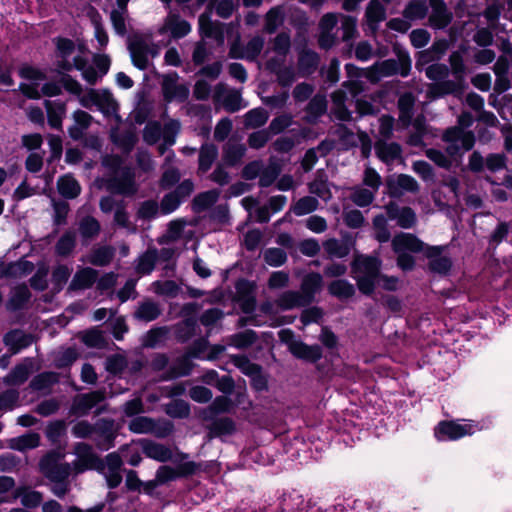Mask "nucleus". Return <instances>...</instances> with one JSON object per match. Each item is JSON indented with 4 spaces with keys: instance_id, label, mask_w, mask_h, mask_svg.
<instances>
[{
    "instance_id": "obj_53",
    "label": "nucleus",
    "mask_w": 512,
    "mask_h": 512,
    "mask_svg": "<svg viewBox=\"0 0 512 512\" xmlns=\"http://www.w3.org/2000/svg\"><path fill=\"white\" fill-rule=\"evenodd\" d=\"M100 223L92 216H86L79 222V233L84 240L95 238L100 232Z\"/></svg>"
},
{
    "instance_id": "obj_16",
    "label": "nucleus",
    "mask_w": 512,
    "mask_h": 512,
    "mask_svg": "<svg viewBox=\"0 0 512 512\" xmlns=\"http://www.w3.org/2000/svg\"><path fill=\"white\" fill-rule=\"evenodd\" d=\"M199 31L204 38L214 40L217 45L222 46L225 41V24L213 21L210 16L203 13L199 16Z\"/></svg>"
},
{
    "instance_id": "obj_21",
    "label": "nucleus",
    "mask_w": 512,
    "mask_h": 512,
    "mask_svg": "<svg viewBox=\"0 0 512 512\" xmlns=\"http://www.w3.org/2000/svg\"><path fill=\"white\" fill-rule=\"evenodd\" d=\"M191 359L192 358L188 353L177 357L169 368L163 372L160 379L163 381H169L179 377L188 376L193 368Z\"/></svg>"
},
{
    "instance_id": "obj_15",
    "label": "nucleus",
    "mask_w": 512,
    "mask_h": 512,
    "mask_svg": "<svg viewBox=\"0 0 512 512\" xmlns=\"http://www.w3.org/2000/svg\"><path fill=\"white\" fill-rule=\"evenodd\" d=\"M213 100L222 103L224 109L230 113L241 109V95L238 91H229L224 83H218L213 89Z\"/></svg>"
},
{
    "instance_id": "obj_62",
    "label": "nucleus",
    "mask_w": 512,
    "mask_h": 512,
    "mask_svg": "<svg viewBox=\"0 0 512 512\" xmlns=\"http://www.w3.org/2000/svg\"><path fill=\"white\" fill-rule=\"evenodd\" d=\"M257 340V334L253 330H245L236 334H233L230 337V345L238 348L244 349L248 348L255 343Z\"/></svg>"
},
{
    "instance_id": "obj_43",
    "label": "nucleus",
    "mask_w": 512,
    "mask_h": 512,
    "mask_svg": "<svg viewBox=\"0 0 512 512\" xmlns=\"http://www.w3.org/2000/svg\"><path fill=\"white\" fill-rule=\"evenodd\" d=\"M327 110V100L324 95L317 94L310 99L306 107L305 119L309 123H316Z\"/></svg>"
},
{
    "instance_id": "obj_28",
    "label": "nucleus",
    "mask_w": 512,
    "mask_h": 512,
    "mask_svg": "<svg viewBox=\"0 0 512 512\" xmlns=\"http://www.w3.org/2000/svg\"><path fill=\"white\" fill-rule=\"evenodd\" d=\"M48 124L51 128L62 130V121L66 115V104L60 100H45Z\"/></svg>"
},
{
    "instance_id": "obj_38",
    "label": "nucleus",
    "mask_w": 512,
    "mask_h": 512,
    "mask_svg": "<svg viewBox=\"0 0 512 512\" xmlns=\"http://www.w3.org/2000/svg\"><path fill=\"white\" fill-rule=\"evenodd\" d=\"M32 368V360L27 358L23 363L16 365L10 373L4 377L5 383L8 385L23 384L29 378Z\"/></svg>"
},
{
    "instance_id": "obj_46",
    "label": "nucleus",
    "mask_w": 512,
    "mask_h": 512,
    "mask_svg": "<svg viewBox=\"0 0 512 512\" xmlns=\"http://www.w3.org/2000/svg\"><path fill=\"white\" fill-rule=\"evenodd\" d=\"M115 256V249L110 245H103L92 249L88 262L95 266H107Z\"/></svg>"
},
{
    "instance_id": "obj_12",
    "label": "nucleus",
    "mask_w": 512,
    "mask_h": 512,
    "mask_svg": "<svg viewBox=\"0 0 512 512\" xmlns=\"http://www.w3.org/2000/svg\"><path fill=\"white\" fill-rule=\"evenodd\" d=\"M198 465L193 461L183 462L175 469L171 466H160L156 471L155 479L159 485L174 481L180 477H188L196 473Z\"/></svg>"
},
{
    "instance_id": "obj_58",
    "label": "nucleus",
    "mask_w": 512,
    "mask_h": 512,
    "mask_svg": "<svg viewBox=\"0 0 512 512\" xmlns=\"http://www.w3.org/2000/svg\"><path fill=\"white\" fill-rule=\"evenodd\" d=\"M319 201L313 196H304L300 198L291 208V211L296 216H303L310 214L317 210Z\"/></svg>"
},
{
    "instance_id": "obj_52",
    "label": "nucleus",
    "mask_w": 512,
    "mask_h": 512,
    "mask_svg": "<svg viewBox=\"0 0 512 512\" xmlns=\"http://www.w3.org/2000/svg\"><path fill=\"white\" fill-rule=\"evenodd\" d=\"M281 172L280 165L273 159H270L269 164L264 167L262 166L260 177H259V186L266 188L271 186Z\"/></svg>"
},
{
    "instance_id": "obj_39",
    "label": "nucleus",
    "mask_w": 512,
    "mask_h": 512,
    "mask_svg": "<svg viewBox=\"0 0 512 512\" xmlns=\"http://www.w3.org/2000/svg\"><path fill=\"white\" fill-rule=\"evenodd\" d=\"M465 88V82L444 80L436 83L431 89V94L435 98L444 97L446 95H461Z\"/></svg>"
},
{
    "instance_id": "obj_51",
    "label": "nucleus",
    "mask_w": 512,
    "mask_h": 512,
    "mask_svg": "<svg viewBox=\"0 0 512 512\" xmlns=\"http://www.w3.org/2000/svg\"><path fill=\"white\" fill-rule=\"evenodd\" d=\"M269 115L263 108H254L244 115V126L247 129L262 127L268 120Z\"/></svg>"
},
{
    "instance_id": "obj_3",
    "label": "nucleus",
    "mask_w": 512,
    "mask_h": 512,
    "mask_svg": "<svg viewBox=\"0 0 512 512\" xmlns=\"http://www.w3.org/2000/svg\"><path fill=\"white\" fill-rule=\"evenodd\" d=\"M344 89L336 90L332 93V113L338 120L341 121H352L356 120L357 117H353V111H351L347 102L353 104L354 98L360 92V85L357 81L349 80L343 83Z\"/></svg>"
},
{
    "instance_id": "obj_1",
    "label": "nucleus",
    "mask_w": 512,
    "mask_h": 512,
    "mask_svg": "<svg viewBox=\"0 0 512 512\" xmlns=\"http://www.w3.org/2000/svg\"><path fill=\"white\" fill-rule=\"evenodd\" d=\"M323 287V277L318 272H310L304 275L300 290H286L278 295L275 304L282 311L295 308L308 307L315 300Z\"/></svg>"
},
{
    "instance_id": "obj_56",
    "label": "nucleus",
    "mask_w": 512,
    "mask_h": 512,
    "mask_svg": "<svg viewBox=\"0 0 512 512\" xmlns=\"http://www.w3.org/2000/svg\"><path fill=\"white\" fill-rule=\"evenodd\" d=\"M209 430L213 437L231 435L235 431V423L229 417L218 418L212 422Z\"/></svg>"
},
{
    "instance_id": "obj_9",
    "label": "nucleus",
    "mask_w": 512,
    "mask_h": 512,
    "mask_svg": "<svg viewBox=\"0 0 512 512\" xmlns=\"http://www.w3.org/2000/svg\"><path fill=\"white\" fill-rule=\"evenodd\" d=\"M131 432L136 434H153L158 438H165L173 430L172 424L166 422L159 424L154 419L147 416H136L128 425Z\"/></svg>"
},
{
    "instance_id": "obj_17",
    "label": "nucleus",
    "mask_w": 512,
    "mask_h": 512,
    "mask_svg": "<svg viewBox=\"0 0 512 512\" xmlns=\"http://www.w3.org/2000/svg\"><path fill=\"white\" fill-rule=\"evenodd\" d=\"M442 140L448 144L461 142V147L464 151L472 150L476 143V137L473 131L462 130L461 127L456 125L448 127L444 131Z\"/></svg>"
},
{
    "instance_id": "obj_32",
    "label": "nucleus",
    "mask_w": 512,
    "mask_h": 512,
    "mask_svg": "<svg viewBox=\"0 0 512 512\" xmlns=\"http://www.w3.org/2000/svg\"><path fill=\"white\" fill-rule=\"evenodd\" d=\"M161 313L162 308L158 302L146 299L138 304L134 318L143 322H151L156 320Z\"/></svg>"
},
{
    "instance_id": "obj_29",
    "label": "nucleus",
    "mask_w": 512,
    "mask_h": 512,
    "mask_svg": "<svg viewBox=\"0 0 512 512\" xmlns=\"http://www.w3.org/2000/svg\"><path fill=\"white\" fill-rule=\"evenodd\" d=\"M97 278L98 272L95 269L90 267L82 268L74 274L69 284V290L78 291L89 289L96 283Z\"/></svg>"
},
{
    "instance_id": "obj_47",
    "label": "nucleus",
    "mask_w": 512,
    "mask_h": 512,
    "mask_svg": "<svg viewBox=\"0 0 512 512\" xmlns=\"http://www.w3.org/2000/svg\"><path fill=\"white\" fill-rule=\"evenodd\" d=\"M328 292L340 300H346L354 296L355 287L345 279H338L328 285Z\"/></svg>"
},
{
    "instance_id": "obj_6",
    "label": "nucleus",
    "mask_w": 512,
    "mask_h": 512,
    "mask_svg": "<svg viewBox=\"0 0 512 512\" xmlns=\"http://www.w3.org/2000/svg\"><path fill=\"white\" fill-rule=\"evenodd\" d=\"M128 49L133 65L140 70H146L149 66L150 58L158 55L157 46L142 36L135 35L130 38Z\"/></svg>"
},
{
    "instance_id": "obj_63",
    "label": "nucleus",
    "mask_w": 512,
    "mask_h": 512,
    "mask_svg": "<svg viewBox=\"0 0 512 512\" xmlns=\"http://www.w3.org/2000/svg\"><path fill=\"white\" fill-rule=\"evenodd\" d=\"M195 330L196 321L188 318L176 325L175 335L178 341L184 343L194 336Z\"/></svg>"
},
{
    "instance_id": "obj_60",
    "label": "nucleus",
    "mask_w": 512,
    "mask_h": 512,
    "mask_svg": "<svg viewBox=\"0 0 512 512\" xmlns=\"http://www.w3.org/2000/svg\"><path fill=\"white\" fill-rule=\"evenodd\" d=\"M284 22V12L279 6L271 8L265 18V31L269 34L274 33Z\"/></svg>"
},
{
    "instance_id": "obj_41",
    "label": "nucleus",
    "mask_w": 512,
    "mask_h": 512,
    "mask_svg": "<svg viewBox=\"0 0 512 512\" xmlns=\"http://www.w3.org/2000/svg\"><path fill=\"white\" fill-rule=\"evenodd\" d=\"M218 157V148L213 143H205L199 150L198 170L201 173L208 172Z\"/></svg>"
},
{
    "instance_id": "obj_8",
    "label": "nucleus",
    "mask_w": 512,
    "mask_h": 512,
    "mask_svg": "<svg viewBox=\"0 0 512 512\" xmlns=\"http://www.w3.org/2000/svg\"><path fill=\"white\" fill-rule=\"evenodd\" d=\"M73 453L77 456V459L72 463L76 473H83L90 469L104 468L103 460L96 455L93 447L88 443L77 442L74 445Z\"/></svg>"
},
{
    "instance_id": "obj_48",
    "label": "nucleus",
    "mask_w": 512,
    "mask_h": 512,
    "mask_svg": "<svg viewBox=\"0 0 512 512\" xmlns=\"http://www.w3.org/2000/svg\"><path fill=\"white\" fill-rule=\"evenodd\" d=\"M76 247V233L74 231H66L57 241L55 245V254L60 257L69 256Z\"/></svg>"
},
{
    "instance_id": "obj_24",
    "label": "nucleus",
    "mask_w": 512,
    "mask_h": 512,
    "mask_svg": "<svg viewBox=\"0 0 512 512\" xmlns=\"http://www.w3.org/2000/svg\"><path fill=\"white\" fill-rule=\"evenodd\" d=\"M104 400V394L100 391H92L75 397L71 410L77 415H87L90 410Z\"/></svg>"
},
{
    "instance_id": "obj_55",
    "label": "nucleus",
    "mask_w": 512,
    "mask_h": 512,
    "mask_svg": "<svg viewBox=\"0 0 512 512\" xmlns=\"http://www.w3.org/2000/svg\"><path fill=\"white\" fill-rule=\"evenodd\" d=\"M395 252H416V236L408 233H400L392 240Z\"/></svg>"
},
{
    "instance_id": "obj_33",
    "label": "nucleus",
    "mask_w": 512,
    "mask_h": 512,
    "mask_svg": "<svg viewBox=\"0 0 512 512\" xmlns=\"http://www.w3.org/2000/svg\"><path fill=\"white\" fill-rule=\"evenodd\" d=\"M246 146L242 143L229 140L223 148V162L228 166H237L246 153Z\"/></svg>"
},
{
    "instance_id": "obj_37",
    "label": "nucleus",
    "mask_w": 512,
    "mask_h": 512,
    "mask_svg": "<svg viewBox=\"0 0 512 512\" xmlns=\"http://www.w3.org/2000/svg\"><path fill=\"white\" fill-rule=\"evenodd\" d=\"M365 17L367 26L375 32L379 23L386 19V9L378 0H371L366 8Z\"/></svg>"
},
{
    "instance_id": "obj_45",
    "label": "nucleus",
    "mask_w": 512,
    "mask_h": 512,
    "mask_svg": "<svg viewBox=\"0 0 512 512\" xmlns=\"http://www.w3.org/2000/svg\"><path fill=\"white\" fill-rule=\"evenodd\" d=\"M414 97L411 93H405L398 100L399 122L403 127H408L413 121Z\"/></svg>"
},
{
    "instance_id": "obj_2",
    "label": "nucleus",
    "mask_w": 512,
    "mask_h": 512,
    "mask_svg": "<svg viewBox=\"0 0 512 512\" xmlns=\"http://www.w3.org/2000/svg\"><path fill=\"white\" fill-rule=\"evenodd\" d=\"M446 246L428 245L418 238V254L421 253L427 259V271L439 277H448L453 268L450 256L443 255Z\"/></svg>"
},
{
    "instance_id": "obj_10",
    "label": "nucleus",
    "mask_w": 512,
    "mask_h": 512,
    "mask_svg": "<svg viewBox=\"0 0 512 512\" xmlns=\"http://www.w3.org/2000/svg\"><path fill=\"white\" fill-rule=\"evenodd\" d=\"M116 438L115 423L112 419L101 418L93 424L91 440L100 450L106 451L114 446Z\"/></svg>"
},
{
    "instance_id": "obj_20",
    "label": "nucleus",
    "mask_w": 512,
    "mask_h": 512,
    "mask_svg": "<svg viewBox=\"0 0 512 512\" xmlns=\"http://www.w3.org/2000/svg\"><path fill=\"white\" fill-rule=\"evenodd\" d=\"M34 341L33 335L25 333L20 329H13L7 332L3 337V342L8 347L11 354H17L21 350L32 345Z\"/></svg>"
},
{
    "instance_id": "obj_64",
    "label": "nucleus",
    "mask_w": 512,
    "mask_h": 512,
    "mask_svg": "<svg viewBox=\"0 0 512 512\" xmlns=\"http://www.w3.org/2000/svg\"><path fill=\"white\" fill-rule=\"evenodd\" d=\"M162 138V125L158 121H149L143 129V140L148 145L156 144Z\"/></svg>"
},
{
    "instance_id": "obj_49",
    "label": "nucleus",
    "mask_w": 512,
    "mask_h": 512,
    "mask_svg": "<svg viewBox=\"0 0 512 512\" xmlns=\"http://www.w3.org/2000/svg\"><path fill=\"white\" fill-rule=\"evenodd\" d=\"M14 498H20L22 505L27 508H35L42 502L43 495L39 491L19 487L14 493Z\"/></svg>"
},
{
    "instance_id": "obj_42",
    "label": "nucleus",
    "mask_w": 512,
    "mask_h": 512,
    "mask_svg": "<svg viewBox=\"0 0 512 512\" xmlns=\"http://www.w3.org/2000/svg\"><path fill=\"white\" fill-rule=\"evenodd\" d=\"M74 124L69 128V135L72 139L82 138L84 131L89 128L92 116L83 110H76L73 113Z\"/></svg>"
},
{
    "instance_id": "obj_35",
    "label": "nucleus",
    "mask_w": 512,
    "mask_h": 512,
    "mask_svg": "<svg viewBox=\"0 0 512 512\" xmlns=\"http://www.w3.org/2000/svg\"><path fill=\"white\" fill-rule=\"evenodd\" d=\"M448 49L446 39L436 40L429 49L418 51V66L440 60Z\"/></svg>"
},
{
    "instance_id": "obj_31",
    "label": "nucleus",
    "mask_w": 512,
    "mask_h": 512,
    "mask_svg": "<svg viewBox=\"0 0 512 512\" xmlns=\"http://www.w3.org/2000/svg\"><path fill=\"white\" fill-rule=\"evenodd\" d=\"M31 296V292L26 285H18L11 290L6 307L11 312L22 310L29 303Z\"/></svg>"
},
{
    "instance_id": "obj_7",
    "label": "nucleus",
    "mask_w": 512,
    "mask_h": 512,
    "mask_svg": "<svg viewBox=\"0 0 512 512\" xmlns=\"http://www.w3.org/2000/svg\"><path fill=\"white\" fill-rule=\"evenodd\" d=\"M477 425L460 424L457 420H441L434 427V437L440 442L457 441L475 433Z\"/></svg>"
},
{
    "instance_id": "obj_25",
    "label": "nucleus",
    "mask_w": 512,
    "mask_h": 512,
    "mask_svg": "<svg viewBox=\"0 0 512 512\" xmlns=\"http://www.w3.org/2000/svg\"><path fill=\"white\" fill-rule=\"evenodd\" d=\"M289 351L298 359L315 363L322 358V349L319 345H307L302 341L293 340L289 343Z\"/></svg>"
},
{
    "instance_id": "obj_57",
    "label": "nucleus",
    "mask_w": 512,
    "mask_h": 512,
    "mask_svg": "<svg viewBox=\"0 0 512 512\" xmlns=\"http://www.w3.org/2000/svg\"><path fill=\"white\" fill-rule=\"evenodd\" d=\"M220 192L216 189L209 190L198 194L193 200V206L196 211H204L213 206L218 198Z\"/></svg>"
},
{
    "instance_id": "obj_18",
    "label": "nucleus",
    "mask_w": 512,
    "mask_h": 512,
    "mask_svg": "<svg viewBox=\"0 0 512 512\" xmlns=\"http://www.w3.org/2000/svg\"><path fill=\"white\" fill-rule=\"evenodd\" d=\"M431 13L428 21L429 25L434 29L446 28L453 19V14L448 10L444 0H429Z\"/></svg>"
},
{
    "instance_id": "obj_19",
    "label": "nucleus",
    "mask_w": 512,
    "mask_h": 512,
    "mask_svg": "<svg viewBox=\"0 0 512 512\" xmlns=\"http://www.w3.org/2000/svg\"><path fill=\"white\" fill-rule=\"evenodd\" d=\"M380 268L381 261L374 256L358 255L351 263V269L355 275L378 278Z\"/></svg>"
},
{
    "instance_id": "obj_4",
    "label": "nucleus",
    "mask_w": 512,
    "mask_h": 512,
    "mask_svg": "<svg viewBox=\"0 0 512 512\" xmlns=\"http://www.w3.org/2000/svg\"><path fill=\"white\" fill-rule=\"evenodd\" d=\"M102 165L114 176L110 180L111 188L119 193L134 192V174L129 168H122L123 160L120 156L105 155L102 159Z\"/></svg>"
},
{
    "instance_id": "obj_34",
    "label": "nucleus",
    "mask_w": 512,
    "mask_h": 512,
    "mask_svg": "<svg viewBox=\"0 0 512 512\" xmlns=\"http://www.w3.org/2000/svg\"><path fill=\"white\" fill-rule=\"evenodd\" d=\"M401 146L397 143H387L379 141L375 145L377 157L387 165L393 164L401 158Z\"/></svg>"
},
{
    "instance_id": "obj_23",
    "label": "nucleus",
    "mask_w": 512,
    "mask_h": 512,
    "mask_svg": "<svg viewBox=\"0 0 512 512\" xmlns=\"http://www.w3.org/2000/svg\"><path fill=\"white\" fill-rule=\"evenodd\" d=\"M400 73L405 76L407 74L401 67V64L396 59H387L381 62H376L369 69V78L373 81H377L382 77H387Z\"/></svg>"
},
{
    "instance_id": "obj_54",
    "label": "nucleus",
    "mask_w": 512,
    "mask_h": 512,
    "mask_svg": "<svg viewBox=\"0 0 512 512\" xmlns=\"http://www.w3.org/2000/svg\"><path fill=\"white\" fill-rule=\"evenodd\" d=\"M509 224L505 221L499 222L488 238V252H494L497 247L508 237Z\"/></svg>"
},
{
    "instance_id": "obj_59",
    "label": "nucleus",
    "mask_w": 512,
    "mask_h": 512,
    "mask_svg": "<svg viewBox=\"0 0 512 512\" xmlns=\"http://www.w3.org/2000/svg\"><path fill=\"white\" fill-rule=\"evenodd\" d=\"M39 444L40 436L37 433H28L11 440V447L19 451L36 448Z\"/></svg>"
},
{
    "instance_id": "obj_61",
    "label": "nucleus",
    "mask_w": 512,
    "mask_h": 512,
    "mask_svg": "<svg viewBox=\"0 0 512 512\" xmlns=\"http://www.w3.org/2000/svg\"><path fill=\"white\" fill-rule=\"evenodd\" d=\"M164 410L168 416L178 419L187 418L190 414L189 404L181 399H176L166 404Z\"/></svg>"
},
{
    "instance_id": "obj_26",
    "label": "nucleus",
    "mask_w": 512,
    "mask_h": 512,
    "mask_svg": "<svg viewBox=\"0 0 512 512\" xmlns=\"http://www.w3.org/2000/svg\"><path fill=\"white\" fill-rule=\"evenodd\" d=\"M142 451L146 457L162 463L172 460L173 456L169 446L152 440H144L142 442Z\"/></svg>"
},
{
    "instance_id": "obj_50",
    "label": "nucleus",
    "mask_w": 512,
    "mask_h": 512,
    "mask_svg": "<svg viewBox=\"0 0 512 512\" xmlns=\"http://www.w3.org/2000/svg\"><path fill=\"white\" fill-rule=\"evenodd\" d=\"M59 381V374L56 372H42L36 375L30 382V388L35 391L50 389Z\"/></svg>"
},
{
    "instance_id": "obj_14",
    "label": "nucleus",
    "mask_w": 512,
    "mask_h": 512,
    "mask_svg": "<svg viewBox=\"0 0 512 512\" xmlns=\"http://www.w3.org/2000/svg\"><path fill=\"white\" fill-rule=\"evenodd\" d=\"M160 35L169 33L173 39H181L191 32V25L179 14L169 13L158 30Z\"/></svg>"
},
{
    "instance_id": "obj_40",
    "label": "nucleus",
    "mask_w": 512,
    "mask_h": 512,
    "mask_svg": "<svg viewBox=\"0 0 512 512\" xmlns=\"http://www.w3.org/2000/svg\"><path fill=\"white\" fill-rule=\"evenodd\" d=\"M158 258L159 253L156 248L147 249L137 258L135 271L140 275H149L154 270Z\"/></svg>"
},
{
    "instance_id": "obj_27",
    "label": "nucleus",
    "mask_w": 512,
    "mask_h": 512,
    "mask_svg": "<svg viewBox=\"0 0 512 512\" xmlns=\"http://www.w3.org/2000/svg\"><path fill=\"white\" fill-rule=\"evenodd\" d=\"M386 214L390 220H395L398 226L409 228L414 224L415 213L409 207H400L395 203L386 206Z\"/></svg>"
},
{
    "instance_id": "obj_5",
    "label": "nucleus",
    "mask_w": 512,
    "mask_h": 512,
    "mask_svg": "<svg viewBox=\"0 0 512 512\" xmlns=\"http://www.w3.org/2000/svg\"><path fill=\"white\" fill-rule=\"evenodd\" d=\"M65 454L59 450L48 452L40 460L39 466L42 474L51 482H63L68 480L72 466L63 462Z\"/></svg>"
},
{
    "instance_id": "obj_22",
    "label": "nucleus",
    "mask_w": 512,
    "mask_h": 512,
    "mask_svg": "<svg viewBox=\"0 0 512 512\" xmlns=\"http://www.w3.org/2000/svg\"><path fill=\"white\" fill-rule=\"evenodd\" d=\"M264 46V39L260 36H255L250 39L247 44L239 50L236 44L232 45L229 56L231 58H243L249 61H254L261 53Z\"/></svg>"
},
{
    "instance_id": "obj_13",
    "label": "nucleus",
    "mask_w": 512,
    "mask_h": 512,
    "mask_svg": "<svg viewBox=\"0 0 512 512\" xmlns=\"http://www.w3.org/2000/svg\"><path fill=\"white\" fill-rule=\"evenodd\" d=\"M323 249L329 259L345 258L355 246V239L346 234L341 239L329 238L322 243Z\"/></svg>"
},
{
    "instance_id": "obj_44",
    "label": "nucleus",
    "mask_w": 512,
    "mask_h": 512,
    "mask_svg": "<svg viewBox=\"0 0 512 512\" xmlns=\"http://www.w3.org/2000/svg\"><path fill=\"white\" fill-rule=\"evenodd\" d=\"M59 194L66 199H74L81 192L79 182L70 174L61 176L57 181Z\"/></svg>"
},
{
    "instance_id": "obj_30",
    "label": "nucleus",
    "mask_w": 512,
    "mask_h": 512,
    "mask_svg": "<svg viewBox=\"0 0 512 512\" xmlns=\"http://www.w3.org/2000/svg\"><path fill=\"white\" fill-rule=\"evenodd\" d=\"M87 98L103 113L108 114L117 109V103L108 90L99 91L91 89L87 94Z\"/></svg>"
},
{
    "instance_id": "obj_36",
    "label": "nucleus",
    "mask_w": 512,
    "mask_h": 512,
    "mask_svg": "<svg viewBox=\"0 0 512 512\" xmlns=\"http://www.w3.org/2000/svg\"><path fill=\"white\" fill-rule=\"evenodd\" d=\"M319 65V55L310 50L302 49L298 55V71L302 76L314 73Z\"/></svg>"
},
{
    "instance_id": "obj_11",
    "label": "nucleus",
    "mask_w": 512,
    "mask_h": 512,
    "mask_svg": "<svg viewBox=\"0 0 512 512\" xmlns=\"http://www.w3.org/2000/svg\"><path fill=\"white\" fill-rule=\"evenodd\" d=\"M179 76L176 72H171L163 76L162 92L167 102H184L189 97V88L185 84L178 83Z\"/></svg>"
}]
</instances>
